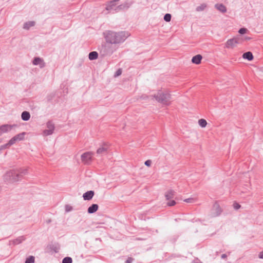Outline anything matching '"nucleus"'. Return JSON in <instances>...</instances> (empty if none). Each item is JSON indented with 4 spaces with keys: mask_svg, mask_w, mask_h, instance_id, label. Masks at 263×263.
I'll list each match as a JSON object with an SVG mask.
<instances>
[{
    "mask_svg": "<svg viewBox=\"0 0 263 263\" xmlns=\"http://www.w3.org/2000/svg\"><path fill=\"white\" fill-rule=\"evenodd\" d=\"M104 37L107 43L119 44L124 42L130 35L127 31L114 32L106 31L103 33Z\"/></svg>",
    "mask_w": 263,
    "mask_h": 263,
    "instance_id": "1",
    "label": "nucleus"
},
{
    "mask_svg": "<svg viewBox=\"0 0 263 263\" xmlns=\"http://www.w3.org/2000/svg\"><path fill=\"white\" fill-rule=\"evenodd\" d=\"M27 169L21 170L20 173H17L14 170L9 171L4 175V180L6 181H8L10 183L18 181L21 179L22 175H26L27 174Z\"/></svg>",
    "mask_w": 263,
    "mask_h": 263,
    "instance_id": "2",
    "label": "nucleus"
},
{
    "mask_svg": "<svg viewBox=\"0 0 263 263\" xmlns=\"http://www.w3.org/2000/svg\"><path fill=\"white\" fill-rule=\"evenodd\" d=\"M116 49V48L112 44L110 43L105 44L102 46L100 49V53L103 57L110 55Z\"/></svg>",
    "mask_w": 263,
    "mask_h": 263,
    "instance_id": "3",
    "label": "nucleus"
},
{
    "mask_svg": "<svg viewBox=\"0 0 263 263\" xmlns=\"http://www.w3.org/2000/svg\"><path fill=\"white\" fill-rule=\"evenodd\" d=\"M156 100L159 102L164 104L168 105L171 99V95L168 93H163L161 91L158 92V93L154 96Z\"/></svg>",
    "mask_w": 263,
    "mask_h": 263,
    "instance_id": "4",
    "label": "nucleus"
},
{
    "mask_svg": "<svg viewBox=\"0 0 263 263\" xmlns=\"http://www.w3.org/2000/svg\"><path fill=\"white\" fill-rule=\"evenodd\" d=\"M47 129L44 130L42 133L43 136H47L52 135L55 129L54 124L52 121H48L46 123Z\"/></svg>",
    "mask_w": 263,
    "mask_h": 263,
    "instance_id": "5",
    "label": "nucleus"
},
{
    "mask_svg": "<svg viewBox=\"0 0 263 263\" xmlns=\"http://www.w3.org/2000/svg\"><path fill=\"white\" fill-rule=\"evenodd\" d=\"M222 210L217 203H215L211 211V217H214L220 215Z\"/></svg>",
    "mask_w": 263,
    "mask_h": 263,
    "instance_id": "6",
    "label": "nucleus"
},
{
    "mask_svg": "<svg viewBox=\"0 0 263 263\" xmlns=\"http://www.w3.org/2000/svg\"><path fill=\"white\" fill-rule=\"evenodd\" d=\"M16 126V125L15 124H4L0 126V136H1L4 134L10 132L13 127Z\"/></svg>",
    "mask_w": 263,
    "mask_h": 263,
    "instance_id": "7",
    "label": "nucleus"
},
{
    "mask_svg": "<svg viewBox=\"0 0 263 263\" xmlns=\"http://www.w3.org/2000/svg\"><path fill=\"white\" fill-rule=\"evenodd\" d=\"M93 153L92 152H86L81 155L82 161L86 164H88L91 161Z\"/></svg>",
    "mask_w": 263,
    "mask_h": 263,
    "instance_id": "8",
    "label": "nucleus"
},
{
    "mask_svg": "<svg viewBox=\"0 0 263 263\" xmlns=\"http://www.w3.org/2000/svg\"><path fill=\"white\" fill-rule=\"evenodd\" d=\"M239 43V39L237 37L229 39L226 43V48H232L234 47L236 44Z\"/></svg>",
    "mask_w": 263,
    "mask_h": 263,
    "instance_id": "9",
    "label": "nucleus"
},
{
    "mask_svg": "<svg viewBox=\"0 0 263 263\" xmlns=\"http://www.w3.org/2000/svg\"><path fill=\"white\" fill-rule=\"evenodd\" d=\"M25 134V133L23 132L15 135L9 141V144L12 145L16 142L23 140L24 139Z\"/></svg>",
    "mask_w": 263,
    "mask_h": 263,
    "instance_id": "10",
    "label": "nucleus"
},
{
    "mask_svg": "<svg viewBox=\"0 0 263 263\" xmlns=\"http://www.w3.org/2000/svg\"><path fill=\"white\" fill-rule=\"evenodd\" d=\"M32 64L35 66H39L40 68H44L46 65L44 60L40 57H35L32 61Z\"/></svg>",
    "mask_w": 263,
    "mask_h": 263,
    "instance_id": "11",
    "label": "nucleus"
},
{
    "mask_svg": "<svg viewBox=\"0 0 263 263\" xmlns=\"http://www.w3.org/2000/svg\"><path fill=\"white\" fill-rule=\"evenodd\" d=\"M94 194H95L94 192L92 191H87L83 194V199L85 200H90V199H91L92 198V197L94 195Z\"/></svg>",
    "mask_w": 263,
    "mask_h": 263,
    "instance_id": "12",
    "label": "nucleus"
},
{
    "mask_svg": "<svg viewBox=\"0 0 263 263\" xmlns=\"http://www.w3.org/2000/svg\"><path fill=\"white\" fill-rule=\"evenodd\" d=\"M174 193L175 192L172 190L168 191L165 194L166 200H170L173 199L174 197Z\"/></svg>",
    "mask_w": 263,
    "mask_h": 263,
    "instance_id": "13",
    "label": "nucleus"
},
{
    "mask_svg": "<svg viewBox=\"0 0 263 263\" xmlns=\"http://www.w3.org/2000/svg\"><path fill=\"white\" fill-rule=\"evenodd\" d=\"M98 209V205L97 204H92L88 208V213L89 214H92L96 212Z\"/></svg>",
    "mask_w": 263,
    "mask_h": 263,
    "instance_id": "14",
    "label": "nucleus"
},
{
    "mask_svg": "<svg viewBox=\"0 0 263 263\" xmlns=\"http://www.w3.org/2000/svg\"><path fill=\"white\" fill-rule=\"evenodd\" d=\"M202 57L200 54H197L192 58V62L196 64H199L201 62Z\"/></svg>",
    "mask_w": 263,
    "mask_h": 263,
    "instance_id": "15",
    "label": "nucleus"
},
{
    "mask_svg": "<svg viewBox=\"0 0 263 263\" xmlns=\"http://www.w3.org/2000/svg\"><path fill=\"white\" fill-rule=\"evenodd\" d=\"M35 25V22L28 21L24 24L23 28L25 30H29L31 27Z\"/></svg>",
    "mask_w": 263,
    "mask_h": 263,
    "instance_id": "16",
    "label": "nucleus"
},
{
    "mask_svg": "<svg viewBox=\"0 0 263 263\" xmlns=\"http://www.w3.org/2000/svg\"><path fill=\"white\" fill-rule=\"evenodd\" d=\"M108 147L106 144H104L101 147L98 149L97 153L99 155L105 154L107 152Z\"/></svg>",
    "mask_w": 263,
    "mask_h": 263,
    "instance_id": "17",
    "label": "nucleus"
},
{
    "mask_svg": "<svg viewBox=\"0 0 263 263\" xmlns=\"http://www.w3.org/2000/svg\"><path fill=\"white\" fill-rule=\"evenodd\" d=\"M21 118L25 121H28L30 118V113L27 111H24L22 113Z\"/></svg>",
    "mask_w": 263,
    "mask_h": 263,
    "instance_id": "18",
    "label": "nucleus"
},
{
    "mask_svg": "<svg viewBox=\"0 0 263 263\" xmlns=\"http://www.w3.org/2000/svg\"><path fill=\"white\" fill-rule=\"evenodd\" d=\"M215 7L217 10L222 13H224L227 11L226 7L222 4H216Z\"/></svg>",
    "mask_w": 263,
    "mask_h": 263,
    "instance_id": "19",
    "label": "nucleus"
},
{
    "mask_svg": "<svg viewBox=\"0 0 263 263\" xmlns=\"http://www.w3.org/2000/svg\"><path fill=\"white\" fill-rule=\"evenodd\" d=\"M242 57L245 59H247L249 61H251L253 59V55L252 52L248 51L243 54Z\"/></svg>",
    "mask_w": 263,
    "mask_h": 263,
    "instance_id": "20",
    "label": "nucleus"
},
{
    "mask_svg": "<svg viewBox=\"0 0 263 263\" xmlns=\"http://www.w3.org/2000/svg\"><path fill=\"white\" fill-rule=\"evenodd\" d=\"M98 57V53L96 51H92L89 53L88 58L90 60H96Z\"/></svg>",
    "mask_w": 263,
    "mask_h": 263,
    "instance_id": "21",
    "label": "nucleus"
},
{
    "mask_svg": "<svg viewBox=\"0 0 263 263\" xmlns=\"http://www.w3.org/2000/svg\"><path fill=\"white\" fill-rule=\"evenodd\" d=\"M24 239H25L23 236H21L13 240L12 242L14 245H18L22 242L24 240Z\"/></svg>",
    "mask_w": 263,
    "mask_h": 263,
    "instance_id": "22",
    "label": "nucleus"
},
{
    "mask_svg": "<svg viewBox=\"0 0 263 263\" xmlns=\"http://www.w3.org/2000/svg\"><path fill=\"white\" fill-rule=\"evenodd\" d=\"M206 6H207V5L206 4H205V3L202 4L200 6L196 7V10L198 12L202 11L205 9Z\"/></svg>",
    "mask_w": 263,
    "mask_h": 263,
    "instance_id": "23",
    "label": "nucleus"
},
{
    "mask_svg": "<svg viewBox=\"0 0 263 263\" xmlns=\"http://www.w3.org/2000/svg\"><path fill=\"white\" fill-rule=\"evenodd\" d=\"M199 125L202 128L205 127L207 125V122L203 119H201L198 120Z\"/></svg>",
    "mask_w": 263,
    "mask_h": 263,
    "instance_id": "24",
    "label": "nucleus"
},
{
    "mask_svg": "<svg viewBox=\"0 0 263 263\" xmlns=\"http://www.w3.org/2000/svg\"><path fill=\"white\" fill-rule=\"evenodd\" d=\"M128 8V6L127 5V4H125L123 5H120L118 6L115 9L116 11H118L119 10L124 9H127Z\"/></svg>",
    "mask_w": 263,
    "mask_h": 263,
    "instance_id": "25",
    "label": "nucleus"
},
{
    "mask_svg": "<svg viewBox=\"0 0 263 263\" xmlns=\"http://www.w3.org/2000/svg\"><path fill=\"white\" fill-rule=\"evenodd\" d=\"M34 257L33 256H30L29 257L27 258L25 263H33L34 262Z\"/></svg>",
    "mask_w": 263,
    "mask_h": 263,
    "instance_id": "26",
    "label": "nucleus"
},
{
    "mask_svg": "<svg viewBox=\"0 0 263 263\" xmlns=\"http://www.w3.org/2000/svg\"><path fill=\"white\" fill-rule=\"evenodd\" d=\"M72 258L70 257H66L62 260V263H72Z\"/></svg>",
    "mask_w": 263,
    "mask_h": 263,
    "instance_id": "27",
    "label": "nucleus"
},
{
    "mask_svg": "<svg viewBox=\"0 0 263 263\" xmlns=\"http://www.w3.org/2000/svg\"><path fill=\"white\" fill-rule=\"evenodd\" d=\"M10 146H11V144H9V141L5 144H4V145H2L0 146V151H2L3 149H6V148H9Z\"/></svg>",
    "mask_w": 263,
    "mask_h": 263,
    "instance_id": "28",
    "label": "nucleus"
},
{
    "mask_svg": "<svg viewBox=\"0 0 263 263\" xmlns=\"http://www.w3.org/2000/svg\"><path fill=\"white\" fill-rule=\"evenodd\" d=\"M164 20L167 22H169L171 20V15L169 13L165 14L164 16Z\"/></svg>",
    "mask_w": 263,
    "mask_h": 263,
    "instance_id": "29",
    "label": "nucleus"
},
{
    "mask_svg": "<svg viewBox=\"0 0 263 263\" xmlns=\"http://www.w3.org/2000/svg\"><path fill=\"white\" fill-rule=\"evenodd\" d=\"M248 32V29L245 28H241L238 30V32L241 34H243Z\"/></svg>",
    "mask_w": 263,
    "mask_h": 263,
    "instance_id": "30",
    "label": "nucleus"
},
{
    "mask_svg": "<svg viewBox=\"0 0 263 263\" xmlns=\"http://www.w3.org/2000/svg\"><path fill=\"white\" fill-rule=\"evenodd\" d=\"M184 201L186 203H193L195 202V199L192 198H190L184 199Z\"/></svg>",
    "mask_w": 263,
    "mask_h": 263,
    "instance_id": "31",
    "label": "nucleus"
},
{
    "mask_svg": "<svg viewBox=\"0 0 263 263\" xmlns=\"http://www.w3.org/2000/svg\"><path fill=\"white\" fill-rule=\"evenodd\" d=\"M122 73V70L121 69H119L115 73L114 77H117L120 76Z\"/></svg>",
    "mask_w": 263,
    "mask_h": 263,
    "instance_id": "32",
    "label": "nucleus"
},
{
    "mask_svg": "<svg viewBox=\"0 0 263 263\" xmlns=\"http://www.w3.org/2000/svg\"><path fill=\"white\" fill-rule=\"evenodd\" d=\"M176 204V202L174 200H172L170 201H168L167 203V205L168 206H173Z\"/></svg>",
    "mask_w": 263,
    "mask_h": 263,
    "instance_id": "33",
    "label": "nucleus"
},
{
    "mask_svg": "<svg viewBox=\"0 0 263 263\" xmlns=\"http://www.w3.org/2000/svg\"><path fill=\"white\" fill-rule=\"evenodd\" d=\"M72 210V208L71 206L69 205H66L65 206V211L66 212H69Z\"/></svg>",
    "mask_w": 263,
    "mask_h": 263,
    "instance_id": "34",
    "label": "nucleus"
},
{
    "mask_svg": "<svg viewBox=\"0 0 263 263\" xmlns=\"http://www.w3.org/2000/svg\"><path fill=\"white\" fill-rule=\"evenodd\" d=\"M233 206L235 209L238 210L240 208V205L238 203L235 202L233 204Z\"/></svg>",
    "mask_w": 263,
    "mask_h": 263,
    "instance_id": "35",
    "label": "nucleus"
},
{
    "mask_svg": "<svg viewBox=\"0 0 263 263\" xmlns=\"http://www.w3.org/2000/svg\"><path fill=\"white\" fill-rule=\"evenodd\" d=\"M152 164V161L150 160H147L145 162V165L149 166Z\"/></svg>",
    "mask_w": 263,
    "mask_h": 263,
    "instance_id": "36",
    "label": "nucleus"
},
{
    "mask_svg": "<svg viewBox=\"0 0 263 263\" xmlns=\"http://www.w3.org/2000/svg\"><path fill=\"white\" fill-rule=\"evenodd\" d=\"M133 260V259L132 258L129 257L127 258V259L126 260V263H132Z\"/></svg>",
    "mask_w": 263,
    "mask_h": 263,
    "instance_id": "37",
    "label": "nucleus"
},
{
    "mask_svg": "<svg viewBox=\"0 0 263 263\" xmlns=\"http://www.w3.org/2000/svg\"><path fill=\"white\" fill-rule=\"evenodd\" d=\"M258 257L259 258L263 259V251L259 253Z\"/></svg>",
    "mask_w": 263,
    "mask_h": 263,
    "instance_id": "38",
    "label": "nucleus"
},
{
    "mask_svg": "<svg viewBox=\"0 0 263 263\" xmlns=\"http://www.w3.org/2000/svg\"><path fill=\"white\" fill-rule=\"evenodd\" d=\"M192 263H202L198 259H195L193 260Z\"/></svg>",
    "mask_w": 263,
    "mask_h": 263,
    "instance_id": "39",
    "label": "nucleus"
},
{
    "mask_svg": "<svg viewBox=\"0 0 263 263\" xmlns=\"http://www.w3.org/2000/svg\"><path fill=\"white\" fill-rule=\"evenodd\" d=\"M246 186H247V187L248 188H247V189H246V190H245L242 191V192H243V193H246V192H247V190H249V184H247V185H246Z\"/></svg>",
    "mask_w": 263,
    "mask_h": 263,
    "instance_id": "40",
    "label": "nucleus"
},
{
    "mask_svg": "<svg viewBox=\"0 0 263 263\" xmlns=\"http://www.w3.org/2000/svg\"><path fill=\"white\" fill-rule=\"evenodd\" d=\"M227 257V255L225 254H223L222 255H221V258H223V259H224Z\"/></svg>",
    "mask_w": 263,
    "mask_h": 263,
    "instance_id": "41",
    "label": "nucleus"
},
{
    "mask_svg": "<svg viewBox=\"0 0 263 263\" xmlns=\"http://www.w3.org/2000/svg\"><path fill=\"white\" fill-rule=\"evenodd\" d=\"M245 39L246 40H250L251 38L250 37H245Z\"/></svg>",
    "mask_w": 263,
    "mask_h": 263,
    "instance_id": "42",
    "label": "nucleus"
},
{
    "mask_svg": "<svg viewBox=\"0 0 263 263\" xmlns=\"http://www.w3.org/2000/svg\"><path fill=\"white\" fill-rule=\"evenodd\" d=\"M2 142V140L1 139H0V143H1Z\"/></svg>",
    "mask_w": 263,
    "mask_h": 263,
    "instance_id": "43",
    "label": "nucleus"
}]
</instances>
